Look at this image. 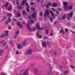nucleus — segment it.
Instances as JSON below:
<instances>
[{
  "instance_id": "nucleus-1",
  "label": "nucleus",
  "mask_w": 75,
  "mask_h": 75,
  "mask_svg": "<svg viewBox=\"0 0 75 75\" xmlns=\"http://www.w3.org/2000/svg\"><path fill=\"white\" fill-rule=\"evenodd\" d=\"M26 3L25 5L27 6V7L26 8V10L28 12V13H29L30 12V11L29 10V8H30V6L28 5V3L27 2V0H24L22 2V4L23 5H25V3Z\"/></svg>"
},
{
  "instance_id": "nucleus-2",
  "label": "nucleus",
  "mask_w": 75,
  "mask_h": 75,
  "mask_svg": "<svg viewBox=\"0 0 75 75\" xmlns=\"http://www.w3.org/2000/svg\"><path fill=\"white\" fill-rule=\"evenodd\" d=\"M32 54V50L29 49L25 53L26 55H31Z\"/></svg>"
},
{
  "instance_id": "nucleus-3",
  "label": "nucleus",
  "mask_w": 75,
  "mask_h": 75,
  "mask_svg": "<svg viewBox=\"0 0 75 75\" xmlns=\"http://www.w3.org/2000/svg\"><path fill=\"white\" fill-rule=\"evenodd\" d=\"M36 28L38 30H44V27H42V28H40V23H38L37 24V25L36 26Z\"/></svg>"
},
{
  "instance_id": "nucleus-4",
  "label": "nucleus",
  "mask_w": 75,
  "mask_h": 75,
  "mask_svg": "<svg viewBox=\"0 0 75 75\" xmlns=\"http://www.w3.org/2000/svg\"><path fill=\"white\" fill-rule=\"evenodd\" d=\"M50 14V12L48 10H47V11H45L44 14V17H45L47 16H48Z\"/></svg>"
},
{
  "instance_id": "nucleus-5",
  "label": "nucleus",
  "mask_w": 75,
  "mask_h": 75,
  "mask_svg": "<svg viewBox=\"0 0 75 75\" xmlns=\"http://www.w3.org/2000/svg\"><path fill=\"white\" fill-rule=\"evenodd\" d=\"M31 17L32 18H34L35 21L36 19V13H34L31 16Z\"/></svg>"
},
{
  "instance_id": "nucleus-6",
  "label": "nucleus",
  "mask_w": 75,
  "mask_h": 75,
  "mask_svg": "<svg viewBox=\"0 0 75 75\" xmlns=\"http://www.w3.org/2000/svg\"><path fill=\"white\" fill-rule=\"evenodd\" d=\"M72 15H73V13H70L69 14H68V17H67L68 20H70V18H69V16H70V17H72Z\"/></svg>"
},
{
  "instance_id": "nucleus-7",
  "label": "nucleus",
  "mask_w": 75,
  "mask_h": 75,
  "mask_svg": "<svg viewBox=\"0 0 75 75\" xmlns=\"http://www.w3.org/2000/svg\"><path fill=\"white\" fill-rule=\"evenodd\" d=\"M42 47H43V48H45V47H47V45L46 44V43H45V42H43L42 43Z\"/></svg>"
},
{
  "instance_id": "nucleus-8",
  "label": "nucleus",
  "mask_w": 75,
  "mask_h": 75,
  "mask_svg": "<svg viewBox=\"0 0 75 75\" xmlns=\"http://www.w3.org/2000/svg\"><path fill=\"white\" fill-rule=\"evenodd\" d=\"M8 5H9V2H6V4L5 5L2 6V8H3L4 7V6H5V7H6L7 8V7H8Z\"/></svg>"
},
{
  "instance_id": "nucleus-9",
  "label": "nucleus",
  "mask_w": 75,
  "mask_h": 75,
  "mask_svg": "<svg viewBox=\"0 0 75 75\" xmlns=\"http://www.w3.org/2000/svg\"><path fill=\"white\" fill-rule=\"evenodd\" d=\"M4 33L5 34L6 37H8V30H6L5 32H4Z\"/></svg>"
},
{
  "instance_id": "nucleus-10",
  "label": "nucleus",
  "mask_w": 75,
  "mask_h": 75,
  "mask_svg": "<svg viewBox=\"0 0 75 75\" xmlns=\"http://www.w3.org/2000/svg\"><path fill=\"white\" fill-rule=\"evenodd\" d=\"M28 71V69L25 71V72L23 73V75H29L27 74V72Z\"/></svg>"
},
{
  "instance_id": "nucleus-11",
  "label": "nucleus",
  "mask_w": 75,
  "mask_h": 75,
  "mask_svg": "<svg viewBox=\"0 0 75 75\" xmlns=\"http://www.w3.org/2000/svg\"><path fill=\"white\" fill-rule=\"evenodd\" d=\"M33 71L35 72V73H37L38 72V69L36 68H34L33 69Z\"/></svg>"
},
{
  "instance_id": "nucleus-12",
  "label": "nucleus",
  "mask_w": 75,
  "mask_h": 75,
  "mask_svg": "<svg viewBox=\"0 0 75 75\" xmlns=\"http://www.w3.org/2000/svg\"><path fill=\"white\" fill-rule=\"evenodd\" d=\"M17 47L18 49L21 48H22V46H21V44L18 45Z\"/></svg>"
},
{
  "instance_id": "nucleus-13",
  "label": "nucleus",
  "mask_w": 75,
  "mask_h": 75,
  "mask_svg": "<svg viewBox=\"0 0 75 75\" xmlns=\"http://www.w3.org/2000/svg\"><path fill=\"white\" fill-rule=\"evenodd\" d=\"M12 6L9 5L8 8V11H10V10H11L12 9Z\"/></svg>"
},
{
  "instance_id": "nucleus-14",
  "label": "nucleus",
  "mask_w": 75,
  "mask_h": 75,
  "mask_svg": "<svg viewBox=\"0 0 75 75\" xmlns=\"http://www.w3.org/2000/svg\"><path fill=\"white\" fill-rule=\"evenodd\" d=\"M57 6V4L55 3H54L52 4V6L53 7H56Z\"/></svg>"
},
{
  "instance_id": "nucleus-15",
  "label": "nucleus",
  "mask_w": 75,
  "mask_h": 75,
  "mask_svg": "<svg viewBox=\"0 0 75 75\" xmlns=\"http://www.w3.org/2000/svg\"><path fill=\"white\" fill-rule=\"evenodd\" d=\"M6 16L8 17H11L12 16V14L10 13H8L7 14H6Z\"/></svg>"
},
{
  "instance_id": "nucleus-16",
  "label": "nucleus",
  "mask_w": 75,
  "mask_h": 75,
  "mask_svg": "<svg viewBox=\"0 0 75 75\" xmlns=\"http://www.w3.org/2000/svg\"><path fill=\"white\" fill-rule=\"evenodd\" d=\"M50 11L52 14V17L53 18H55V16H54V13H53L52 11L51 10H50Z\"/></svg>"
},
{
  "instance_id": "nucleus-17",
  "label": "nucleus",
  "mask_w": 75,
  "mask_h": 75,
  "mask_svg": "<svg viewBox=\"0 0 75 75\" xmlns=\"http://www.w3.org/2000/svg\"><path fill=\"white\" fill-rule=\"evenodd\" d=\"M17 24L19 27H21L22 28H23V25H21L20 24V23H19V22H18L17 23Z\"/></svg>"
},
{
  "instance_id": "nucleus-18",
  "label": "nucleus",
  "mask_w": 75,
  "mask_h": 75,
  "mask_svg": "<svg viewBox=\"0 0 75 75\" xmlns=\"http://www.w3.org/2000/svg\"><path fill=\"white\" fill-rule=\"evenodd\" d=\"M5 36V34H1V36H0V38H3Z\"/></svg>"
},
{
  "instance_id": "nucleus-19",
  "label": "nucleus",
  "mask_w": 75,
  "mask_h": 75,
  "mask_svg": "<svg viewBox=\"0 0 75 75\" xmlns=\"http://www.w3.org/2000/svg\"><path fill=\"white\" fill-rule=\"evenodd\" d=\"M62 33V34H65V32H64V30L63 29H62L60 31L59 33L60 34H61V33Z\"/></svg>"
},
{
  "instance_id": "nucleus-20",
  "label": "nucleus",
  "mask_w": 75,
  "mask_h": 75,
  "mask_svg": "<svg viewBox=\"0 0 75 75\" xmlns=\"http://www.w3.org/2000/svg\"><path fill=\"white\" fill-rule=\"evenodd\" d=\"M4 52V50H0V54H2ZM0 56H1V54H0Z\"/></svg>"
},
{
  "instance_id": "nucleus-21",
  "label": "nucleus",
  "mask_w": 75,
  "mask_h": 75,
  "mask_svg": "<svg viewBox=\"0 0 75 75\" xmlns=\"http://www.w3.org/2000/svg\"><path fill=\"white\" fill-rule=\"evenodd\" d=\"M7 18L6 17V16H5L4 18H3L2 19L1 21H0V23H1L3 20H6Z\"/></svg>"
},
{
  "instance_id": "nucleus-22",
  "label": "nucleus",
  "mask_w": 75,
  "mask_h": 75,
  "mask_svg": "<svg viewBox=\"0 0 75 75\" xmlns=\"http://www.w3.org/2000/svg\"><path fill=\"white\" fill-rule=\"evenodd\" d=\"M63 5L64 6H66V5H67V4H68V3L67 1H64L63 2Z\"/></svg>"
},
{
  "instance_id": "nucleus-23",
  "label": "nucleus",
  "mask_w": 75,
  "mask_h": 75,
  "mask_svg": "<svg viewBox=\"0 0 75 75\" xmlns=\"http://www.w3.org/2000/svg\"><path fill=\"white\" fill-rule=\"evenodd\" d=\"M17 8L19 9V10H22L23 8H22V7L20 6H18Z\"/></svg>"
},
{
  "instance_id": "nucleus-24",
  "label": "nucleus",
  "mask_w": 75,
  "mask_h": 75,
  "mask_svg": "<svg viewBox=\"0 0 75 75\" xmlns=\"http://www.w3.org/2000/svg\"><path fill=\"white\" fill-rule=\"evenodd\" d=\"M28 29L29 31H32V29H31L29 26H28Z\"/></svg>"
},
{
  "instance_id": "nucleus-25",
  "label": "nucleus",
  "mask_w": 75,
  "mask_h": 75,
  "mask_svg": "<svg viewBox=\"0 0 75 75\" xmlns=\"http://www.w3.org/2000/svg\"><path fill=\"white\" fill-rule=\"evenodd\" d=\"M30 23L31 24H34V21L33 20H31L30 21Z\"/></svg>"
},
{
  "instance_id": "nucleus-26",
  "label": "nucleus",
  "mask_w": 75,
  "mask_h": 75,
  "mask_svg": "<svg viewBox=\"0 0 75 75\" xmlns=\"http://www.w3.org/2000/svg\"><path fill=\"white\" fill-rule=\"evenodd\" d=\"M62 19H64L66 18V15H64L62 17Z\"/></svg>"
},
{
  "instance_id": "nucleus-27",
  "label": "nucleus",
  "mask_w": 75,
  "mask_h": 75,
  "mask_svg": "<svg viewBox=\"0 0 75 75\" xmlns=\"http://www.w3.org/2000/svg\"><path fill=\"white\" fill-rule=\"evenodd\" d=\"M47 4L49 6H51L52 5V3H51L47 2Z\"/></svg>"
},
{
  "instance_id": "nucleus-28",
  "label": "nucleus",
  "mask_w": 75,
  "mask_h": 75,
  "mask_svg": "<svg viewBox=\"0 0 75 75\" xmlns=\"http://www.w3.org/2000/svg\"><path fill=\"white\" fill-rule=\"evenodd\" d=\"M35 30H36V28H32V31H35Z\"/></svg>"
},
{
  "instance_id": "nucleus-29",
  "label": "nucleus",
  "mask_w": 75,
  "mask_h": 75,
  "mask_svg": "<svg viewBox=\"0 0 75 75\" xmlns=\"http://www.w3.org/2000/svg\"><path fill=\"white\" fill-rule=\"evenodd\" d=\"M19 33H20V31H19V30H17L16 31L15 34H16V35H17V34H18Z\"/></svg>"
},
{
  "instance_id": "nucleus-30",
  "label": "nucleus",
  "mask_w": 75,
  "mask_h": 75,
  "mask_svg": "<svg viewBox=\"0 0 75 75\" xmlns=\"http://www.w3.org/2000/svg\"><path fill=\"white\" fill-rule=\"evenodd\" d=\"M26 44V42H22V45H25Z\"/></svg>"
},
{
  "instance_id": "nucleus-31",
  "label": "nucleus",
  "mask_w": 75,
  "mask_h": 75,
  "mask_svg": "<svg viewBox=\"0 0 75 75\" xmlns=\"http://www.w3.org/2000/svg\"><path fill=\"white\" fill-rule=\"evenodd\" d=\"M49 6L48 4H47V5H45V7H46V8L48 9V8L49 7Z\"/></svg>"
},
{
  "instance_id": "nucleus-32",
  "label": "nucleus",
  "mask_w": 75,
  "mask_h": 75,
  "mask_svg": "<svg viewBox=\"0 0 75 75\" xmlns=\"http://www.w3.org/2000/svg\"><path fill=\"white\" fill-rule=\"evenodd\" d=\"M28 24L27 25V27L29 26V24H30V21H28Z\"/></svg>"
},
{
  "instance_id": "nucleus-33",
  "label": "nucleus",
  "mask_w": 75,
  "mask_h": 75,
  "mask_svg": "<svg viewBox=\"0 0 75 75\" xmlns=\"http://www.w3.org/2000/svg\"><path fill=\"white\" fill-rule=\"evenodd\" d=\"M72 6L71 5L69 8V10H72Z\"/></svg>"
},
{
  "instance_id": "nucleus-34",
  "label": "nucleus",
  "mask_w": 75,
  "mask_h": 75,
  "mask_svg": "<svg viewBox=\"0 0 75 75\" xmlns=\"http://www.w3.org/2000/svg\"><path fill=\"white\" fill-rule=\"evenodd\" d=\"M30 4L31 6H32V5H34V2H30Z\"/></svg>"
},
{
  "instance_id": "nucleus-35",
  "label": "nucleus",
  "mask_w": 75,
  "mask_h": 75,
  "mask_svg": "<svg viewBox=\"0 0 75 75\" xmlns=\"http://www.w3.org/2000/svg\"><path fill=\"white\" fill-rule=\"evenodd\" d=\"M17 17H20V16H21L20 15V13H18L17 14Z\"/></svg>"
},
{
  "instance_id": "nucleus-36",
  "label": "nucleus",
  "mask_w": 75,
  "mask_h": 75,
  "mask_svg": "<svg viewBox=\"0 0 75 75\" xmlns=\"http://www.w3.org/2000/svg\"><path fill=\"white\" fill-rule=\"evenodd\" d=\"M43 14V13L42 12H41L40 13V16H42V15Z\"/></svg>"
},
{
  "instance_id": "nucleus-37",
  "label": "nucleus",
  "mask_w": 75,
  "mask_h": 75,
  "mask_svg": "<svg viewBox=\"0 0 75 75\" xmlns=\"http://www.w3.org/2000/svg\"><path fill=\"white\" fill-rule=\"evenodd\" d=\"M43 38H44V39H47V38H48V37L46 36H45L43 37Z\"/></svg>"
},
{
  "instance_id": "nucleus-38",
  "label": "nucleus",
  "mask_w": 75,
  "mask_h": 75,
  "mask_svg": "<svg viewBox=\"0 0 75 75\" xmlns=\"http://www.w3.org/2000/svg\"><path fill=\"white\" fill-rule=\"evenodd\" d=\"M23 15H25V11H23Z\"/></svg>"
},
{
  "instance_id": "nucleus-39",
  "label": "nucleus",
  "mask_w": 75,
  "mask_h": 75,
  "mask_svg": "<svg viewBox=\"0 0 75 75\" xmlns=\"http://www.w3.org/2000/svg\"><path fill=\"white\" fill-rule=\"evenodd\" d=\"M8 23H9V22H8V21H6L5 24L6 25L8 24Z\"/></svg>"
},
{
  "instance_id": "nucleus-40",
  "label": "nucleus",
  "mask_w": 75,
  "mask_h": 75,
  "mask_svg": "<svg viewBox=\"0 0 75 75\" xmlns=\"http://www.w3.org/2000/svg\"><path fill=\"white\" fill-rule=\"evenodd\" d=\"M18 35H14V39L16 38V37H17Z\"/></svg>"
},
{
  "instance_id": "nucleus-41",
  "label": "nucleus",
  "mask_w": 75,
  "mask_h": 75,
  "mask_svg": "<svg viewBox=\"0 0 75 75\" xmlns=\"http://www.w3.org/2000/svg\"><path fill=\"white\" fill-rule=\"evenodd\" d=\"M47 43L48 45H50V42L49 41H47Z\"/></svg>"
},
{
  "instance_id": "nucleus-42",
  "label": "nucleus",
  "mask_w": 75,
  "mask_h": 75,
  "mask_svg": "<svg viewBox=\"0 0 75 75\" xmlns=\"http://www.w3.org/2000/svg\"><path fill=\"white\" fill-rule=\"evenodd\" d=\"M70 67L71 68H72V69H73V68H75V67H73V66L71 65L70 66Z\"/></svg>"
},
{
  "instance_id": "nucleus-43",
  "label": "nucleus",
  "mask_w": 75,
  "mask_h": 75,
  "mask_svg": "<svg viewBox=\"0 0 75 75\" xmlns=\"http://www.w3.org/2000/svg\"><path fill=\"white\" fill-rule=\"evenodd\" d=\"M11 21V19H10V18H8V22H9V23H10V21Z\"/></svg>"
},
{
  "instance_id": "nucleus-44",
  "label": "nucleus",
  "mask_w": 75,
  "mask_h": 75,
  "mask_svg": "<svg viewBox=\"0 0 75 75\" xmlns=\"http://www.w3.org/2000/svg\"><path fill=\"white\" fill-rule=\"evenodd\" d=\"M6 43H7V42H5L4 43H3V45L4 46H5L6 45Z\"/></svg>"
},
{
  "instance_id": "nucleus-45",
  "label": "nucleus",
  "mask_w": 75,
  "mask_h": 75,
  "mask_svg": "<svg viewBox=\"0 0 75 75\" xmlns=\"http://www.w3.org/2000/svg\"><path fill=\"white\" fill-rule=\"evenodd\" d=\"M11 24L13 25V26H14V22H13L11 23Z\"/></svg>"
},
{
  "instance_id": "nucleus-46",
  "label": "nucleus",
  "mask_w": 75,
  "mask_h": 75,
  "mask_svg": "<svg viewBox=\"0 0 75 75\" xmlns=\"http://www.w3.org/2000/svg\"><path fill=\"white\" fill-rule=\"evenodd\" d=\"M11 28V27L10 25H9L8 28V30H10V28Z\"/></svg>"
},
{
  "instance_id": "nucleus-47",
  "label": "nucleus",
  "mask_w": 75,
  "mask_h": 75,
  "mask_svg": "<svg viewBox=\"0 0 75 75\" xmlns=\"http://www.w3.org/2000/svg\"><path fill=\"white\" fill-rule=\"evenodd\" d=\"M50 21L51 22H52V21H53V20H52V18H50Z\"/></svg>"
},
{
  "instance_id": "nucleus-48",
  "label": "nucleus",
  "mask_w": 75,
  "mask_h": 75,
  "mask_svg": "<svg viewBox=\"0 0 75 75\" xmlns=\"http://www.w3.org/2000/svg\"><path fill=\"white\" fill-rule=\"evenodd\" d=\"M53 69V67H49V69Z\"/></svg>"
},
{
  "instance_id": "nucleus-49",
  "label": "nucleus",
  "mask_w": 75,
  "mask_h": 75,
  "mask_svg": "<svg viewBox=\"0 0 75 75\" xmlns=\"http://www.w3.org/2000/svg\"><path fill=\"white\" fill-rule=\"evenodd\" d=\"M39 37V39H40V38H42V36H39L38 37Z\"/></svg>"
},
{
  "instance_id": "nucleus-50",
  "label": "nucleus",
  "mask_w": 75,
  "mask_h": 75,
  "mask_svg": "<svg viewBox=\"0 0 75 75\" xmlns=\"http://www.w3.org/2000/svg\"><path fill=\"white\" fill-rule=\"evenodd\" d=\"M1 75H5V73H4L2 72V73H1Z\"/></svg>"
},
{
  "instance_id": "nucleus-51",
  "label": "nucleus",
  "mask_w": 75,
  "mask_h": 75,
  "mask_svg": "<svg viewBox=\"0 0 75 75\" xmlns=\"http://www.w3.org/2000/svg\"><path fill=\"white\" fill-rule=\"evenodd\" d=\"M48 31H49L48 30H46V33H47V34H48Z\"/></svg>"
},
{
  "instance_id": "nucleus-52",
  "label": "nucleus",
  "mask_w": 75,
  "mask_h": 75,
  "mask_svg": "<svg viewBox=\"0 0 75 75\" xmlns=\"http://www.w3.org/2000/svg\"><path fill=\"white\" fill-rule=\"evenodd\" d=\"M13 21H17V20H16V19H13Z\"/></svg>"
},
{
  "instance_id": "nucleus-53",
  "label": "nucleus",
  "mask_w": 75,
  "mask_h": 75,
  "mask_svg": "<svg viewBox=\"0 0 75 75\" xmlns=\"http://www.w3.org/2000/svg\"><path fill=\"white\" fill-rule=\"evenodd\" d=\"M16 54L18 55V54H19V53H18V51H17L16 52Z\"/></svg>"
},
{
  "instance_id": "nucleus-54",
  "label": "nucleus",
  "mask_w": 75,
  "mask_h": 75,
  "mask_svg": "<svg viewBox=\"0 0 75 75\" xmlns=\"http://www.w3.org/2000/svg\"><path fill=\"white\" fill-rule=\"evenodd\" d=\"M68 71H66L64 73L65 74H67V73H68Z\"/></svg>"
},
{
  "instance_id": "nucleus-55",
  "label": "nucleus",
  "mask_w": 75,
  "mask_h": 75,
  "mask_svg": "<svg viewBox=\"0 0 75 75\" xmlns=\"http://www.w3.org/2000/svg\"><path fill=\"white\" fill-rule=\"evenodd\" d=\"M65 30L66 31V33H67L68 32V29L66 28L65 29Z\"/></svg>"
},
{
  "instance_id": "nucleus-56",
  "label": "nucleus",
  "mask_w": 75,
  "mask_h": 75,
  "mask_svg": "<svg viewBox=\"0 0 75 75\" xmlns=\"http://www.w3.org/2000/svg\"><path fill=\"white\" fill-rule=\"evenodd\" d=\"M52 9L54 11H56V10H55V9H54L53 8H52Z\"/></svg>"
},
{
  "instance_id": "nucleus-57",
  "label": "nucleus",
  "mask_w": 75,
  "mask_h": 75,
  "mask_svg": "<svg viewBox=\"0 0 75 75\" xmlns=\"http://www.w3.org/2000/svg\"><path fill=\"white\" fill-rule=\"evenodd\" d=\"M28 18H29V20H31V16H29Z\"/></svg>"
},
{
  "instance_id": "nucleus-58",
  "label": "nucleus",
  "mask_w": 75,
  "mask_h": 75,
  "mask_svg": "<svg viewBox=\"0 0 75 75\" xmlns=\"http://www.w3.org/2000/svg\"><path fill=\"white\" fill-rule=\"evenodd\" d=\"M70 24H71L70 23H68L67 24V25H69Z\"/></svg>"
},
{
  "instance_id": "nucleus-59",
  "label": "nucleus",
  "mask_w": 75,
  "mask_h": 75,
  "mask_svg": "<svg viewBox=\"0 0 75 75\" xmlns=\"http://www.w3.org/2000/svg\"><path fill=\"white\" fill-rule=\"evenodd\" d=\"M37 37H39V33H38L37 34Z\"/></svg>"
},
{
  "instance_id": "nucleus-60",
  "label": "nucleus",
  "mask_w": 75,
  "mask_h": 75,
  "mask_svg": "<svg viewBox=\"0 0 75 75\" xmlns=\"http://www.w3.org/2000/svg\"><path fill=\"white\" fill-rule=\"evenodd\" d=\"M56 13H57V14H59V12H58L57 11H56Z\"/></svg>"
},
{
  "instance_id": "nucleus-61",
  "label": "nucleus",
  "mask_w": 75,
  "mask_h": 75,
  "mask_svg": "<svg viewBox=\"0 0 75 75\" xmlns=\"http://www.w3.org/2000/svg\"><path fill=\"white\" fill-rule=\"evenodd\" d=\"M9 43L10 44H11V45H12L13 44V42H12L10 41Z\"/></svg>"
},
{
  "instance_id": "nucleus-62",
  "label": "nucleus",
  "mask_w": 75,
  "mask_h": 75,
  "mask_svg": "<svg viewBox=\"0 0 75 75\" xmlns=\"http://www.w3.org/2000/svg\"><path fill=\"white\" fill-rule=\"evenodd\" d=\"M64 8H65V9H68V8L67 7L65 6Z\"/></svg>"
},
{
  "instance_id": "nucleus-63",
  "label": "nucleus",
  "mask_w": 75,
  "mask_h": 75,
  "mask_svg": "<svg viewBox=\"0 0 75 75\" xmlns=\"http://www.w3.org/2000/svg\"><path fill=\"white\" fill-rule=\"evenodd\" d=\"M31 10H34V8H31Z\"/></svg>"
},
{
  "instance_id": "nucleus-64",
  "label": "nucleus",
  "mask_w": 75,
  "mask_h": 75,
  "mask_svg": "<svg viewBox=\"0 0 75 75\" xmlns=\"http://www.w3.org/2000/svg\"><path fill=\"white\" fill-rule=\"evenodd\" d=\"M22 24H24V25H25V23L24 22V21H23V22H22Z\"/></svg>"
}]
</instances>
